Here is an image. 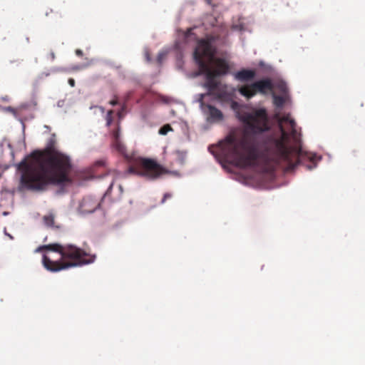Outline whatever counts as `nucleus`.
I'll use <instances>...</instances> for the list:
<instances>
[{"mask_svg":"<svg viewBox=\"0 0 365 365\" xmlns=\"http://www.w3.org/2000/svg\"><path fill=\"white\" fill-rule=\"evenodd\" d=\"M75 52H76V54L78 56L81 57V56H83V51H82V50H81V49H76Z\"/></svg>","mask_w":365,"mask_h":365,"instance_id":"obj_22","label":"nucleus"},{"mask_svg":"<svg viewBox=\"0 0 365 365\" xmlns=\"http://www.w3.org/2000/svg\"><path fill=\"white\" fill-rule=\"evenodd\" d=\"M198 68L200 73L205 75L206 81L205 83V87L207 89V93L202 94V98L206 95L215 94L218 90L220 84V82L216 80V77L217 76L214 74V73L212 72V68L208 66L207 63H205L202 60H199Z\"/></svg>","mask_w":365,"mask_h":365,"instance_id":"obj_8","label":"nucleus"},{"mask_svg":"<svg viewBox=\"0 0 365 365\" xmlns=\"http://www.w3.org/2000/svg\"><path fill=\"white\" fill-rule=\"evenodd\" d=\"M113 148L120 153L124 154L126 151V148L120 139L113 140Z\"/></svg>","mask_w":365,"mask_h":365,"instance_id":"obj_13","label":"nucleus"},{"mask_svg":"<svg viewBox=\"0 0 365 365\" xmlns=\"http://www.w3.org/2000/svg\"><path fill=\"white\" fill-rule=\"evenodd\" d=\"M255 76V71L250 69H242L235 74V78L242 82L251 81Z\"/></svg>","mask_w":365,"mask_h":365,"instance_id":"obj_11","label":"nucleus"},{"mask_svg":"<svg viewBox=\"0 0 365 365\" xmlns=\"http://www.w3.org/2000/svg\"><path fill=\"white\" fill-rule=\"evenodd\" d=\"M231 108L237 118L245 127L242 138L237 140L228 136L218 145H211L209 150L226 163L239 167L252 166L256 163L258 153V135L269 128V118L264 108H252L233 101Z\"/></svg>","mask_w":365,"mask_h":365,"instance_id":"obj_1","label":"nucleus"},{"mask_svg":"<svg viewBox=\"0 0 365 365\" xmlns=\"http://www.w3.org/2000/svg\"><path fill=\"white\" fill-rule=\"evenodd\" d=\"M112 136H113V140L120 139V127L119 126H118V128L113 131Z\"/></svg>","mask_w":365,"mask_h":365,"instance_id":"obj_18","label":"nucleus"},{"mask_svg":"<svg viewBox=\"0 0 365 365\" xmlns=\"http://www.w3.org/2000/svg\"><path fill=\"white\" fill-rule=\"evenodd\" d=\"M274 86L269 78H264L257 81L251 84L240 86L238 88L239 93L247 99L254 97L257 93L267 94L268 91H272Z\"/></svg>","mask_w":365,"mask_h":365,"instance_id":"obj_7","label":"nucleus"},{"mask_svg":"<svg viewBox=\"0 0 365 365\" xmlns=\"http://www.w3.org/2000/svg\"><path fill=\"white\" fill-rule=\"evenodd\" d=\"M68 83H69V85H70L71 87H74V86H75V81H74V79H73V78H69V79H68Z\"/></svg>","mask_w":365,"mask_h":365,"instance_id":"obj_23","label":"nucleus"},{"mask_svg":"<svg viewBox=\"0 0 365 365\" xmlns=\"http://www.w3.org/2000/svg\"><path fill=\"white\" fill-rule=\"evenodd\" d=\"M118 103V101L116 99H113L110 101V104L112 106H115Z\"/></svg>","mask_w":365,"mask_h":365,"instance_id":"obj_24","label":"nucleus"},{"mask_svg":"<svg viewBox=\"0 0 365 365\" xmlns=\"http://www.w3.org/2000/svg\"><path fill=\"white\" fill-rule=\"evenodd\" d=\"M113 113V111L112 110H108L107 115H106V125L110 126L113 122V117L112 115Z\"/></svg>","mask_w":365,"mask_h":365,"instance_id":"obj_17","label":"nucleus"},{"mask_svg":"<svg viewBox=\"0 0 365 365\" xmlns=\"http://www.w3.org/2000/svg\"><path fill=\"white\" fill-rule=\"evenodd\" d=\"M129 172L148 179H156L163 173L164 169L154 160L140 158L135 165L129 168Z\"/></svg>","mask_w":365,"mask_h":365,"instance_id":"obj_6","label":"nucleus"},{"mask_svg":"<svg viewBox=\"0 0 365 365\" xmlns=\"http://www.w3.org/2000/svg\"><path fill=\"white\" fill-rule=\"evenodd\" d=\"M200 102L202 110L207 116V121L217 122L223 119V114L221 110L210 104L205 103L202 99Z\"/></svg>","mask_w":365,"mask_h":365,"instance_id":"obj_9","label":"nucleus"},{"mask_svg":"<svg viewBox=\"0 0 365 365\" xmlns=\"http://www.w3.org/2000/svg\"><path fill=\"white\" fill-rule=\"evenodd\" d=\"M273 103L277 107L281 108L284 103V99L282 96L274 95Z\"/></svg>","mask_w":365,"mask_h":365,"instance_id":"obj_15","label":"nucleus"},{"mask_svg":"<svg viewBox=\"0 0 365 365\" xmlns=\"http://www.w3.org/2000/svg\"><path fill=\"white\" fill-rule=\"evenodd\" d=\"M1 99L4 101H9V97L8 96H5L4 97H2Z\"/></svg>","mask_w":365,"mask_h":365,"instance_id":"obj_26","label":"nucleus"},{"mask_svg":"<svg viewBox=\"0 0 365 365\" xmlns=\"http://www.w3.org/2000/svg\"><path fill=\"white\" fill-rule=\"evenodd\" d=\"M44 225L48 227L59 228L58 225H56L55 216L52 213L44 215L43 217Z\"/></svg>","mask_w":365,"mask_h":365,"instance_id":"obj_12","label":"nucleus"},{"mask_svg":"<svg viewBox=\"0 0 365 365\" xmlns=\"http://www.w3.org/2000/svg\"><path fill=\"white\" fill-rule=\"evenodd\" d=\"M51 140L46 148L32 154L33 160H23L18 164L21 171V184L28 190L43 191L49 185H63L71 182V170L68 156L59 152Z\"/></svg>","mask_w":365,"mask_h":365,"instance_id":"obj_2","label":"nucleus"},{"mask_svg":"<svg viewBox=\"0 0 365 365\" xmlns=\"http://www.w3.org/2000/svg\"><path fill=\"white\" fill-rule=\"evenodd\" d=\"M192 29H189L187 31L186 36L188 37L192 34Z\"/></svg>","mask_w":365,"mask_h":365,"instance_id":"obj_25","label":"nucleus"},{"mask_svg":"<svg viewBox=\"0 0 365 365\" xmlns=\"http://www.w3.org/2000/svg\"><path fill=\"white\" fill-rule=\"evenodd\" d=\"M124 112V108H122L121 110L118 112V115L120 118L123 115V113Z\"/></svg>","mask_w":365,"mask_h":365,"instance_id":"obj_27","label":"nucleus"},{"mask_svg":"<svg viewBox=\"0 0 365 365\" xmlns=\"http://www.w3.org/2000/svg\"><path fill=\"white\" fill-rule=\"evenodd\" d=\"M173 130L172 127L169 124L164 125L159 130V133L160 135H166L169 131Z\"/></svg>","mask_w":365,"mask_h":365,"instance_id":"obj_16","label":"nucleus"},{"mask_svg":"<svg viewBox=\"0 0 365 365\" xmlns=\"http://www.w3.org/2000/svg\"><path fill=\"white\" fill-rule=\"evenodd\" d=\"M4 110L10 112V113H11L13 114H16V110L14 108L11 107V106L4 108Z\"/></svg>","mask_w":365,"mask_h":365,"instance_id":"obj_21","label":"nucleus"},{"mask_svg":"<svg viewBox=\"0 0 365 365\" xmlns=\"http://www.w3.org/2000/svg\"><path fill=\"white\" fill-rule=\"evenodd\" d=\"M73 68L74 70H79V69H81V67L80 66H74Z\"/></svg>","mask_w":365,"mask_h":365,"instance_id":"obj_28","label":"nucleus"},{"mask_svg":"<svg viewBox=\"0 0 365 365\" xmlns=\"http://www.w3.org/2000/svg\"><path fill=\"white\" fill-rule=\"evenodd\" d=\"M43 250L58 252L61 256V259L64 260L53 261L44 255L42 262L44 267L50 272H58L69 267L91 264L95 261L96 257V255L90 254L73 245L51 244L43 245L38 247L36 252H38Z\"/></svg>","mask_w":365,"mask_h":365,"instance_id":"obj_5","label":"nucleus"},{"mask_svg":"<svg viewBox=\"0 0 365 365\" xmlns=\"http://www.w3.org/2000/svg\"><path fill=\"white\" fill-rule=\"evenodd\" d=\"M205 1L208 4L212 6L213 7L217 6L218 4V1H219V0H205Z\"/></svg>","mask_w":365,"mask_h":365,"instance_id":"obj_19","label":"nucleus"},{"mask_svg":"<svg viewBox=\"0 0 365 365\" xmlns=\"http://www.w3.org/2000/svg\"><path fill=\"white\" fill-rule=\"evenodd\" d=\"M101 203L98 200L91 196H87L81 202L78 210L82 214H89L98 209Z\"/></svg>","mask_w":365,"mask_h":365,"instance_id":"obj_10","label":"nucleus"},{"mask_svg":"<svg viewBox=\"0 0 365 365\" xmlns=\"http://www.w3.org/2000/svg\"><path fill=\"white\" fill-rule=\"evenodd\" d=\"M101 168L103 170H106V160L105 159H101L95 162L93 166V172H96L98 168Z\"/></svg>","mask_w":365,"mask_h":365,"instance_id":"obj_14","label":"nucleus"},{"mask_svg":"<svg viewBox=\"0 0 365 365\" xmlns=\"http://www.w3.org/2000/svg\"><path fill=\"white\" fill-rule=\"evenodd\" d=\"M171 197H172L171 193H169V192L165 193L161 200V203H164L167 199H170Z\"/></svg>","mask_w":365,"mask_h":365,"instance_id":"obj_20","label":"nucleus"},{"mask_svg":"<svg viewBox=\"0 0 365 365\" xmlns=\"http://www.w3.org/2000/svg\"><path fill=\"white\" fill-rule=\"evenodd\" d=\"M279 130H270V128L258 135V156L259 162L270 168L281 167L290 171L307 158V154L300 148L289 145V135L297 140V124L290 115H285L278 121Z\"/></svg>","mask_w":365,"mask_h":365,"instance_id":"obj_3","label":"nucleus"},{"mask_svg":"<svg viewBox=\"0 0 365 365\" xmlns=\"http://www.w3.org/2000/svg\"><path fill=\"white\" fill-rule=\"evenodd\" d=\"M203 24L214 27L212 33L205 38L199 40L194 51V58L197 65L199 60H202L212 68V72L217 76L225 75L228 73L230 66L227 61L221 58H216V48L213 46L215 41H224L228 35V28L221 24H218L217 19L212 16H206Z\"/></svg>","mask_w":365,"mask_h":365,"instance_id":"obj_4","label":"nucleus"}]
</instances>
